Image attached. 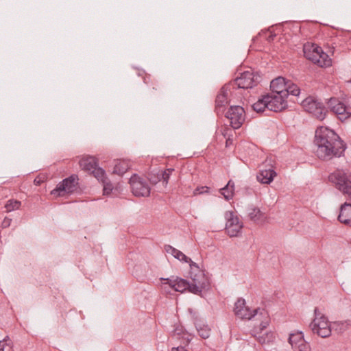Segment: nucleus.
I'll use <instances>...</instances> for the list:
<instances>
[{"instance_id": "obj_43", "label": "nucleus", "mask_w": 351, "mask_h": 351, "mask_svg": "<svg viewBox=\"0 0 351 351\" xmlns=\"http://www.w3.org/2000/svg\"><path fill=\"white\" fill-rule=\"evenodd\" d=\"M233 143V140L232 138H230V136L226 138V147H228L230 146V145H232Z\"/></svg>"}, {"instance_id": "obj_27", "label": "nucleus", "mask_w": 351, "mask_h": 351, "mask_svg": "<svg viewBox=\"0 0 351 351\" xmlns=\"http://www.w3.org/2000/svg\"><path fill=\"white\" fill-rule=\"evenodd\" d=\"M130 169L129 164L125 160H119L114 167L113 173L123 175Z\"/></svg>"}, {"instance_id": "obj_40", "label": "nucleus", "mask_w": 351, "mask_h": 351, "mask_svg": "<svg viewBox=\"0 0 351 351\" xmlns=\"http://www.w3.org/2000/svg\"><path fill=\"white\" fill-rule=\"evenodd\" d=\"M208 189H209V188L208 186L197 187L195 190L194 193L195 194H197V193L198 194H203V193H208Z\"/></svg>"}, {"instance_id": "obj_6", "label": "nucleus", "mask_w": 351, "mask_h": 351, "mask_svg": "<svg viewBox=\"0 0 351 351\" xmlns=\"http://www.w3.org/2000/svg\"><path fill=\"white\" fill-rule=\"evenodd\" d=\"M328 180L343 194L351 197V173L337 170L328 176Z\"/></svg>"}, {"instance_id": "obj_24", "label": "nucleus", "mask_w": 351, "mask_h": 351, "mask_svg": "<svg viewBox=\"0 0 351 351\" xmlns=\"http://www.w3.org/2000/svg\"><path fill=\"white\" fill-rule=\"evenodd\" d=\"M247 211L248 217L252 221L257 222L263 220V213L261 211L259 208L254 205H249Z\"/></svg>"}, {"instance_id": "obj_45", "label": "nucleus", "mask_w": 351, "mask_h": 351, "mask_svg": "<svg viewBox=\"0 0 351 351\" xmlns=\"http://www.w3.org/2000/svg\"><path fill=\"white\" fill-rule=\"evenodd\" d=\"M165 171H167V173H169V175L171 176V173L174 171V169L172 168H169L166 169Z\"/></svg>"}, {"instance_id": "obj_34", "label": "nucleus", "mask_w": 351, "mask_h": 351, "mask_svg": "<svg viewBox=\"0 0 351 351\" xmlns=\"http://www.w3.org/2000/svg\"><path fill=\"white\" fill-rule=\"evenodd\" d=\"M304 45H308L310 47L309 49H311L310 51H311V53H314L316 56L322 55L327 58L328 57V54L323 51L322 48L316 44L307 43L306 44H304Z\"/></svg>"}, {"instance_id": "obj_28", "label": "nucleus", "mask_w": 351, "mask_h": 351, "mask_svg": "<svg viewBox=\"0 0 351 351\" xmlns=\"http://www.w3.org/2000/svg\"><path fill=\"white\" fill-rule=\"evenodd\" d=\"M260 308H256L254 310H251L250 308L247 306H245V308H243V310H242V315L247 314L245 316H237V317L241 319H248L250 320L251 319L255 317L258 315V312L260 311Z\"/></svg>"}, {"instance_id": "obj_26", "label": "nucleus", "mask_w": 351, "mask_h": 351, "mask_svg": "<svg viewBox=\"0 0 351 351\" xmlns=\"http://www.w3.org/2000/svg\"><path fill=\"white\" fill-rule=\"evenodd\" d=\"M286 88L282 93V95L287 98L289 95L293 96H298L300 93V89L299 86L294 84L291 80H288Z\"/></svg>"}, {"instance_id": "obj_47", "label": "nucleus", "mask_w": 351, "mask_h": 351, "mask_svg": "<svg viewBox=\"0 0 351 351\" xmlns=\"http://www.w3.org/2000/svg\"><path fill=\"white\" fill-rule=\"evenodd\" d=\"M2 343H3V341L0 340V348H4V345L2 344Z\"/></svg>"}, {"instance_id": "obj_19", "label": "nucleus", "mask_w": 351, "mask_h": 351, "mask_svg": "<svg viewBox=\"0 0 351 351\" xmlns=\"http://www.w3.org/2000/svg\"><path fill=\"white\" fill-rule=\"evenodd\" d=\"M277 173L271 167L269 169H261L257 173L256 178L262 184H269L276 176Z\"/></svg>"}, {"instance_id": "obj_37", "label": "nucleus", "mask_w": 351, "mask_h": 351, "mask_svg": "<svg viewBox=\"0 0 351 351\" xmlns=\"http://www.w3.org/2000/svg\"><path fill=\"white\" fill-rule=\"evenodd\" d=\"M160 180H162V182L167 184L168 183V181L170 178L169 173H167V171H162L160 173H159Z\"/></svg>"}, {"instance_id": "obj_3", "label": "nucleus", "mask_w": 351, "mask_h": 351, "mask_svg": "<svg viewBox=\"0 0 351 351\" xmlns=\"http://www.w3.org/2000/svg\"><path fill=\"white\" fill-rule=\"evenodd\" d=\"M191 293L202 296L204 291H208L210 289V281L205 274L204 271L199 269L198 265L192 263L190 265Z\"/></svg>"}, {"instance_id": "obj_42", "label": "nucleus", "mask_w": 351, "mask_h": 351, "mask_svg": "<svg viewBox=\"0 0 351 351\" xmlns=\"http://www.w3.org/2000/svg\"><path fill=\"white\" fill-rule=\"evenodd\" d=\"M171 351H188L185 349V346L184 345V346H180L178 347H176V348H173Z\"/></svg>"}, {"instance_id": "obj_17", "label": "nucleus", "mask_w": 351, "mask_h": 351, "mask_svg": "<svg viewBox=\"0 0 351 351\" xmlns=\"http://www.w3.org/2000/svg\"><path fill=\"white\" fill-rule=\"evenodd\" d=\"M288 80L282 76H279L271 81L270 94L282 95L286 88Z\"/></svg>"}, {"instance_id": "obj_10", "label": "nucleus", "mask_w": 351, "mask_h": 351, "mask_svg": "<svg viewBox=\"0 0 351 351\" xmlns=\"http://www.w3.org/2000/svg\"><path fill=\"white\" fill-rule=\"evenodd\" d=\"M225 117L229 120L230 125L233 129H239L245 121V112L242 106L232 105L226 112Z\"/></svg>"}, {"instance_id": "obj_11", "label": "nucleus", "mask_w": 351, "mask_h": 351, "mask_svg": "<svg viewBox=\"0 0 351 351\" xmlns=\"http://www.w3.org/2000/svg\"><path fill=\"white\" fill-rule=\"evenodd\" d=\"M328 107L335 114L338 119L344 121L351 116L350 107L346 106L342 101L337 98H330L328 102Z\"/></svg>"}, {"instance_id": "obj_46", "label": "nucleus", "mask_w": 351, "mask_h": 351, "mask_svg": "<svg viewBox=\"0 0 351 351\" xmlns=\"http://www.w3.org/2000/svg\"><path fill=\"white\" fill-rule=\"evenodd\" d=\"M34 182L36 183V184H40V180H37L36 178L34 180Z\"/></svg>"}, {"instance_id": "obj_21", "label": "nucleus", "mask_w": 351, "mask_h": 351, "mask_svg": "<svg viewBox=\"0 0 351 351\" xmlns=\"http://www.w3.org/2000/svg\"><path fill=\"white\" fill-rule=\"evenodd\" d=\"M172 336L177 339H182V343L185 346H188L192 339L191 334L189 333L181 325L176 326L172 332Z\"/></svg>"}, {"instance_id": "obj_50", "label": "nucleus", "mask_w": 351, "mask_h": 351, "mask_svg": "<svg viewBox=\"0 0 351 351\" xmlns=\"http://www.w3.org/2000/svg\"><path fill=\"white\" fill-rule=\"evenodd\" d=\"M0 351H4V348H0Z\"/></svg>"}, {"instance_id": "obj_12", "label": "nucleus", "mask_w": 351, "mask_h": 351, "mask_svg": "<svg viewBox=\"0 0 351 351\" xmlns=\"http://www.w3.org/2000/svg\"><path fill=\"white\" fill-rule=\"evenodd\" d=\"M330 324L331 323L328 322L327 317L322 315L318 320H313L311 324V326L312 327L313 333H316L322 338H326L331 335L332 329Z\"/></svg>"}, {"instance_id": "obj_1", "label": "nucleus", "mask_w": 351, "mask_h": 351, "mask_svg": "<svg viewBox=\"0 0 351 351\" xmlns=\"http://www.w3.org/2000/svg\"><path fill=\"white\" fill-rule=\"evenodd\" d=\"M314 143L317 146L316 156L324 161L343 156L347 148L346 143L333 130L324 126L316 129Z\"/></svg>"}, {"instance_id": "obj_33", "label": "nucleus", "mask_w": 351, "mask_h": 351, "mask_svg": "<svg viewBox=\"0 0 351 351\" xmlns=\"http://www.w3.org/2000/svg\"><path fill=\"white\" fill-rule=\"evenodd\" d=\"M199 335L204 339H206L210 337V329L208 325H205L204 323L199 327H195Z\"/></svg>"}, {"instance_id": "obj_35", "label": "nucleus", "mask_w": 351, "mask_h": 351, "mask_svg": "<svg viewBox=\"0 0 351 351\" xmlns=\"http://www.w3.org/2000/svg\"><path fill=\"white\" fill-rule=\"evenodd\" d=\"M332 330H335L337 333H343L346 330V326L343 322H333L330 324Z\"/></svg>"}, {"instance_id": "obj_41", "label": "nucleus", "mask_w": 351, "mask_h": 351, "mask_svg": "<svg viewBox=\"0 0 351 351\" xmlns=\"http://www.w3.org/2000/svg\"><path fill=\"white\" fill-rule=\"evenodd\" d=\"M276 36V34L275 33L270 32L269 34L267 36L266 40L269 43L272 42Z\"/></svg>"}, {"instance_id": "obj_22", "label": "nucleus", "mask_w": 351, "mask_h": 351, "mask_svg": "<svg viewBox=\"0 0 351 351\" xmlns=\"http://www.w3.org/2000/svg\"><path fill=\"white\" fill-rule=\"evenodd\" d=\"M165 250L167 253L171 254L176 258L178 259L180 261L189 263V265L192 264V263H194L189 257L186 256L181 251L177 250L176 248L172 247L170 245H166L165 246Z\"/></svg>"}, {"instance_id": "obj_14", "label": "nucleus", "mask_w": 351, "mask_h": 351, "mask_svg": "<svg viewBox=\"0 0 351 351\" xmlns=\"http://www.w3.org/2000/svg\"><path fill=\"white\" fill-rule=\"evenodd\" d=\"M266 99L269 104V112H282L288 107L287 98L284 95L267 93Z\"/></svg>"}, {"instance_id": "obj_13", "label": "nucleus", "mask_w": 351, "mask_h": 351, "mask_svg": "<svg viewBox=\"0 0 351 351\" xmlns=\"http://www.w3.org/2000/svg\"><path fill=\"white\" fill-rule=\"evenodd\" d=\"M160 281L162 285H168L169 287L173 289L175 291L184 293L188 291L191 293V282L189 280L182 278L180 277H176L175 279L171 278H161Z\"/></svg>"}, {"instance_id": "obj_4", "label": "nucleus", "mask_w": 351, "mask_h": 351, "mask_svg": "<svg viewBox=\"0 0 351 351\" xmlns=\"http://www.w3.org/2000/svg\"><path fill=\"white\" fill-rule=\"evenodd\" d=\"M78 176L75 174H72L70 176L64 178L51 191V195L55 197H64L66 195H70L75 193L78 192L80 189Z\"/></svg>"}, {"instance_id": "obj_20", "label": "nucleus", "mask_w": 351, "mask_h": 351, "mask_svg": "<svg viewBox=\"0 0 351 351\" xmlns=\"http://www.w3.org/2000/svg\"><path fill=\"white\" fill-rule=\"evenodd\" d=\"M308 45H304L303 47L304 55L305 58L309 60H311L314 64H316L320 66H326V58L327 57L323 56L322 55H317L314 53H311V49H309Z\"/></svg>"}, {"instance_id": "obj_49", "label": "nucleus", "mask_w": 351, "mask_h": 351, "mask_svg": "<svg viewBox=\"0 0 351 351\" xmlns=\"http://www.w3.org/2000/svg\"><path fill=\"white\" fill-rule=\"evenodd\" d=\"M143 82H144V83L147 84V82L146 80V77H143Z\"/></svg>"}, {"instance_id": "obj_36", "label": "nucleus", "mask_w": 351, "mask_h": 351, "mask_svg": "<svg viewBox=\"0 0 351 351\" xmlns=\"http://www.w3.org/2000/svg\"><path fill=\"white\" fill-rule=\"evenodd\" d=\"M0 221H1V226L2 228H8L12 221V219L8 217H3V215H0Z\"/></svg>"}, {"instance_id": "obj_7", "label": "nucleus", "mask_w": 351, "mask_h": 351, "mask_svg": "<svg viewBox=\"0 0 351 351\" xmlns=\"http://www.w3.org/2000/svg\"><path fill=\"white\" fill-rule=\"evenodd\" d=\"M261 79V76L258 73H254L247 71L242 73L240 77L229 83H232V88L233 90L237 88L247 89L256 86L260 82Z\"/></svg>"}, {"instance_id": "obj_31", "label": "nucleus", "mask_w": 351, "mask_h": 351, "mask_svg": "<svg viewBox=\"0 0 351 351\" xmlns=\"http://www.w3.org/2000/svg\"><path fill=\"white\" fill-rule=\"evenodd\" d=\"M21 206V202L14 199H10L6 202L5 204V208L6 209V213H10L15 210H18L20 208Z\"/></svg>"}, {"instance_id": "obj_23", "label": "nucleus", "mask_w": 351, "mask_h": 351, "mask_svg": "<svg viewBox=\"0 0 351 351\" xmlns=\"http://www.w3.org/2000/svg\"><path fill=\"white\" fill-rule=\"evenodd\" d=\"M254 111L258 114L263 113L266 109L269 112V104L266 99V94L261 96L258 101L252 106Z\"/></svg>"}, {"instance_id": "obj_8", "label": "nucleus", "mask_w": 351, "mask_h": 351, "mask_svg": "<svg viewBox=\"0 0 351 351\" xmlns=\"http://www.w3.org/2000/svg\"><path fill=\"white\" fill-rule=\"evenodd\" d=\"M232 83L224 84L219 90L215 99V112L217 116H222L227 104H230V97L232 93Z\"/></svg>"}, {"instance_id": "obj_9", "label": "nucleus", "mask_w": 351, "mask_h": 351, "mask_svg": "<svg viewBox=\"0 0 351 351\" xmlns=\"http://www.w3.org/2000/svg\"><path fill=\"white\" fill-rule=\"evenodd\" d=\"M132 193L136 197H148L150 195V186L145 178L134 173L129 180Z\"/></svg>"}, {"instance_id": "obj_2", "label": "nucleus", "mask_w": 351, "mask_h": 351, "mask_svg": "<svg viewBox=\"0 0 351 351\" xmlns=\"http://www.w3.org/2000/svg\"><path fill=\"white\" fill-rule=\"evenodd\" d=\"M79 164L82 170L90 172L99 182L102 183L104 195L111 194L113 190L112 184L107 177L105 170L98 167L97 160L95 157L84 158L80 160Z\"/></svg>"}, {"instance_id": "obj_15", "label": "nucleus", "mask_w": 351, "mask_h": 351, "mask_svg": "<svg viewBox=\"0 0 351 351\" xmlns=\"http://www.w3.org/2000/svg\"><path fill=\"white\" fill-rule=\"evenodd\" d=\"M293 351H311L309 343L304 339L303 332L298 331L289 335L288 339Z\"/></svg>"}, {"instance_id": "obj_29", "label": "nucleus", "mask_w": 351, "mask_h": 351, "mask_svg": "<svg viewBox=\"0 0 351 351\" xmlns=\"http://www.w3.org/2000/svg\"><path fill=\"white\" fill-rule=\"evenodd\" d=\"M257 316L261 317L264 318L259 324V330L262 332L268 326L269 323V317L267 311L265 308H262L258 312V315Z\"/></svg>"}, {"instance_id": "obj_25", "label": "nucleus", "mask_w": 351, "mask_h": 351, "mask_svg": "<svg viewBox=\"0 0 351 351\" xmlns=\"http://www.w3.org/2000/svg\"><path fill=\"white\" fill-rule=\"evenodd\" d=\"M219 192L225 199L230 200L232 199L234 193V182L230 180L227 184L220 189Z\"/></svg>"}, {"instance_id": "obj_5", "label": "nucleus", "mask_w": 351, "mask_h": 351, "mask_svg": "<svg viewBox=\"0 0 351 351\" xmlns=\"http://www.w3.org/2000/svg\"><path fill=\"white\" fill-rule=\"evenodd\" d=\"M304 110L312 114L319 120H324L328 113V110L324 104L313 96H308L301 102Z\"/></svg>"}, {"instance_id": "obj_48", "label": "nucleus", "mask_w": 351, "mask_h": 351, "mask_svg": "<svg viewBox=\"0 0 351 351\" xmlns=\"http://www.w3.org/2000/svg\"><path fill=\"white\" fill-rule=\"evenodd\" d=\"M8 339H9V337H8V336H6L5 338H4L2 341L3 342V341H6Z\"/></svg>"}, {"instance_id": "obj_16", "label": "nucleus", "mask_w": 351, "mask_h": 351, "mask_svg": "<svg viewBox=\"0 0 351 351\" xmlns=\"http://www.w3.org/2000/svg\"><path fill=\"white\" fill-rule=\"evenodd\" d=\"M227 219L226 223V231L230 237H237L243 228V223L240 222L239 218L234 215L232 212H228L226 214Z\"/></svg>"}, {"instance_id": "obj_32", "label": "nucleus", "mask_w": 351, "mask_h": 351, "mask_svg": "<svg viewBox=\"0 0 351 351\" xmlns=\"http://www.w3.org/2000/svg\"><path fill=\"white\" fill-rule=\"evenodd\" d=\"M188 311L193 319L195 326L199 327V326H202L204 322L198 312L193 310V308H189Z\"/></svg>"}, {"instance_id": "obj_44", "label": "nucleus", "mask_w": 351, "mask_h": 351, "mask_svg": "<svg viewBox=\"0 0 351 351\" xmlns=\"http://www.w3.org/2000/svg\"><path fill=\"white\" fill-rule=\"evenodd\" d=\"M314 313H315V319L316 321L318 320L319 319L317 318V316L318 315H320L321 316V314L319 313V310L317 308H315V310H314Z\"/></svg>"}, {"instance_id": "obj_30", "label": "nucleus", "mask_w": 351, "mask_h": 351, "mask_svg": "<svg viewBox=\"0 0 351 351\" xmlns=\"http://www.w3.org/2000/svg\"><path fill=\"white\" fill-rule=\"evenodd\" d=\"M246 306V302L245 299L243 298H239L237 299V302L234 304V313L236 316H245L247 314L242 315V310H243V308Z\"/></svg>"}, {"instance_id": "obj_38", "label": "nucleus", "mask_w": 351, "mask_h": 351, "mask_svg": "<svg viewBox=\"0 0 351 351\" xmlns=\"http://www.w3.org/2000/svg\"><path fill=\"white\" fill-rule=\"evenodd\" d=\"M156 91L161 92V87L158 84H154L152 89L149 90V95L152 97H156L157 95L156 94Z\"/></svg>"}, {"instance_id": "obj_18", "label": "nucleus", "mask_w": 351, "mask_h": 351, "mask_svg": "<svg viewBox=\"0 0 351 351\" xmlns=\"http://www.w3.org/2000/svg\"><path fill=\"white\" fill-rule=\"evenodd\" d=\"M338 220L346 226H351V204L345 202L341 204Z\"/></svg>"}, {"instance_id": "obj_39", "label": "nucleus", "mask_w": 351, "mask_h": 351, "mask_svg": "<svg viewBox=\"0 0 351 351\" xmlns=\"http://www.w3.org/2000/svg\"><path fill=\"white\" fill-rule=\"evenodd\" d=\"M149 180L153 184H157L159 181H160V178L159 173H158L156 176L150 175L149 178Z\"/></svg>"}]
</instances>
